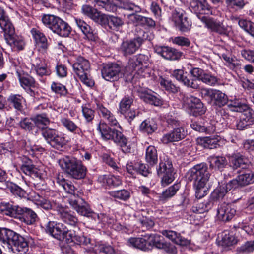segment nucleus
<instances>
[{
    "label": "nucleus",
    "instance_id": "52",
    "mask_svg": "<svg viewBox=\"0 0 254 254\" xmlns=\"http://www.w3.org/2000/svg\"><path fill=\"white\" fill-rule=\"evenodd\" d=\"M179 188L180 185L178 184H176L169 187L160 195L159 196V200L163 202L171 198L175 195Z\"/></svg>",
    "mask_w": 254,
    "mask_h": 254
},
{
    "label": "nucleus",
    "instance_id": "11",
    "mask_svg": "<svg viewBox=\"0 0 254 254\" xmlns=\"http://www.w3.org/2000/svg\"><path fill=\"white\" fill-rule=\"evenodd\" d=\"M201 21L204 24L205 27L211 32L220 35H227L229 32V27L225 25L223 21L208 16L199 17Z\"/></svg>",
    "mask_w": 254,
    "mask_h": 254
},
{
    "label": "nucleus",
    "instance_id": "12",
    "mask_svg": "<svg viewBox=\"0 0 254 254\" xmlns=\"http://www.w3.org/2000/svg\"><path fill=\"white\" fill-rule=\"evenodd\" d=\"M101 74L105 80L114 82L122 78L123 73L119 64L115 63H111L103 65L101 69Z\"/></svg>",
    "mask_w": 254,
    "mask_h": 254
},
{
    "label": "nucleus",
    "instance_id": "16",
    "mask_svg": "<svg viewBox=\"0 0 254 254\" xmlns=\"http://www.w3.org/2000/svg\"><path fill=\"white\" fill-rule=\"evenodd\" d=\"M190 73L194 78L193 79L196 80V82L197 80L201 81L203 83L210 86L215 85L218 82L216 77L199 68H193Z\"/></svg>",
    "mask_w": 254,
    "mask_h": 254
},
{
    "label": "nucleus",
    "instance_id": "39",
    "mask_svg": "<svg viewBox=\"0 0 254 254\" xmlns=\"http://www.w3.org/2000/svg\"><path fill=\"white\" fill-rule=\"evenodd\" d=\"M230 162L233 169L245 168L248 164V159L239 153L234 154L230 157Z\"/></svg>",
    "mask_w": 254,
    "mask_h": 254
},
{
    "label": "nucleus",
    "instance_id": "64",
    "mask_svg": "<svg viewBox=\"0 0 254 254\" xmlns=\"http://www.w3.org/2000/svg\"><path fill=\"white\" fill-rule=\"evenodd\" d=\"M110 195L116 198L124 201L127 200L130 196V192L126 190H121L110 192Z\"/></svg>",
    "mask_w": 254,
    "mask_h": 254
},
{
    "label": "nucleus",
    "instance_id": "41",
    "mask_svg": "<svg viewBox=\"0 0 254 254\" xmlns=\"http://www.w3.org/2000/svg\"><path fill=\"white\" fill-rule=\"evenodd\" d=\"M0 27L4 32L8 30L10 31L14 28L6 12L2 7L0 6Z\"/></svg>",
    "mask_w": 254,
    "mask_h": 254
},
{
    "label": "nucleus",
    "instance_id": "26",
    "mask_svg": "<svg viewBox=\"0 0 254 254\" xmlns=\"http://www.w3.org/2000/svg\"><path fill=\"white\" fill-rule=\"evenodd\" d=\"M172 75L178 81L181 82L184 85L188 87H190L194 89L199 88V85L197 83L196 79H190L185 75L184 71L182 69L174 70L172 73Z\"/></svg>",
    "mask_w": 254,
    "mask_h": 254
},
{
    "label": "nucleus",
    "instance_id": "56",
    "mask_svg": "<svg viewBox=\"0 0 254 254\" xmlns=\"http://www.w3.org/2000/svg\"><path fill=\"white\" fill-rule=\"evenodd\" d=\"M158 81L162 88H164L169 93H176L180 90L179 87L176 86L170 80L160 77Z\"/></svg>",
    "mask_w": 254,
    "mask_h": 254
},
{
    "label": "nucleus",
    "instance_id": "1",
    "mask_svg": "<svg viewBox=\"0 0 254 254\" xmlns=\"http://www.w3.org/2000/svg\"><path fill=\"white\" fill-rule=\"evenodd\" d=\"M0 241L9 252L25 254L28 251V245L25 239L10 229L0 228Z\"/></svg>",
    "mask_w": 254,
    "mask_h": 254
},
{
    "label": "nucleus",
    "instance_id": "17",
    "mask_svg": "<svg viewBox=\"0 0 254 254\" xmlns=\"http://www.w3.org/2000/svg\"><path fill=\"white\" fill-rule=\"evenodd\" d=\"M64 231L63 232V241L65 240L67 243L73 242L77 245H85L90 243V239L87 238L82 235H79L76 232L75 230H69L68 228L65 226Z\"/></svg>",
    "mask_w": 254,
    "mask_h": 254
},
{
    "label": "nucleus",
    "instance_id": "14",
    "mask_svg": "<svg viewBox=\"0 0 254 254\" xmlns=\"http://www.w3.org/2000/svg\"><path fill=\"white\" fill-rule=\"evenodd\" d=\"M183 101L194 116H200L205 113V108L199 98L191 95L184 96Z\"/></svg>",
    "mask_w": 254,
    "mask_h": 254
},
{
    "label": "nucleus",
    "instance_id": "18",
    "mask_svg": "<svg viewBox=\"0 0 254 254\" xmlns=\"http://www.w3.org/2000/svg\"><path fill=\"white\" fill-rule=\"evenodd\" d=\"M238 242L237 238L229 230H224L218 236V245L222 247L223 251L231 250Z\"/></svg>",
    "mask_w": 254,
    "mask_h": 254
},
{
    "label": "nucleus",
    "instance_id": "34",
    "mask_svg": "<svg viewBox=\"0 0 254 254\" xmlns=\"http://www.w3.org/2000/svg\"><path fill=\"white\" fill-rule=\"evenodd\" d=\"M220 140L221 137L219 136L213 135L201 138L198 140V143L205 148L212 149L220 146Z\"/></svg>",
    "mask_w": 254,
    "mask_h": 254
},
{
    "label": "nucleus",
    "instance_id": "54",
    "mask_svg": "<svg viewBox=\"0 0 254 254\" xmlns=\"http://www.w3.org/2000/svg\"><path fill=\"white\" fill-rule=\"evenodd\" d=\"M19 158L22 162V164L20 167L21 170L27 175H31L33 170L35 167L32 164L31 160L24 156L20 157Z\"/></svg>",
    "mask_w": 254,
    "mask_h": 254
},
{
    "label": "nucleus",
    "instance_id": "32",
    "mask_svg": "<svg viewBox=\"0 0 254 254\" xmlns=\"http://www.w3.org/2000/svg\"><path fill=\"white\" fill-rule=\"evenodd\" d=\"M20 207L10 202H2L0 203V211L5 215L14 218L18 217L19 212L21 211Z\"/></svg>",
    "mask_w": 254,
    "mask_h": 254
},
{
    "label": "nucleus",
    "instance_id": "42",
    "mask_svg": "<svg viewBox=\"0 0 254 254\" xmlns=\"http://www.w3.org/2000/svg\"><path fill=\"white\" fill-rule=\"evenodd\" d=\"M214 205V201L212 199H208L204 201L203 202L193 205L191 207V210L196 214H201L208 211Z\"/></svg>",
    "mask_w": 254,
    "mask_h": 254
},
{
    "label": "nucleus",
    "instance_id": "44",
    "mask_svg": "<svg viewBox=\"0 0 254 254\" xmlns=\"http://www.w3.org/2000/svg\"><path fill=\"white\" fill-rule=\"evenodd\" d=\"M74 19L77 26L85 35L91 40L95 39L94 30L87 23L80 18Z\"/></svg>",
    "mask_w": 254,
    "mask_h": 254
},
{
    "label": "nucleus",
    "instance_id": "57",
    "mask_svg": "<svg viewBox=\"0 0 254 254\" xmlns=\"http://www.w3.org/2000/svg\"><path fill=\"white\" fill-rule=\"evenodd\" d=\"M60 18L51 14H45L42 16V21L44 25L50 29L52 31Z\"/></svg>",
    "mask_w": 254,
    "mask_h": 254
},
{
    "label": "nucleus",
    "instance_id": "4",
    "mask_svg": "<svg viewBox=\"0 0 254 254\" xmlns=\"http://www.w3.org/2000/svg\"><path fill=\"white\" fill-rule=\"evenodd\" d=\"M59 164L63 170L74 179H81L86 176V167L80 160L75 158L63 157L59 160Z\"/></svg>",
    "mask_w": 254,
    "mask_h": 254
},
{
    "label": "nucleus",
    "instance_id": "22",
    "mask_svg": "<svg viewBox=\"0 0 254 254\" xmlns=\"http://www.w3.org/2000/svg\"><path fill=\"white\" fill-rule=\"evenodd\" d=\"M65 225L61 223H57L53 221H49L45 226L46 233L59 241H63V233Z\"/></svg>",
    "mask_w": 254,
    "mask_h": 254
},
{
    "label": "nucleus",
    "instance_id": "5",
    "mask_svg": "<svg viewBox=\"0 0 254 254\" xmlns=\"http://www.w3.org/2000/svg\"><path fill=\"white\" fill-rule=\"evenodd\" d=\"M97 129L104 139L113 140L122 148V150L125 153L130 152L131 148L130 145H128L127 139L121 132L110 127L105 123L99 124Z\"/></svg>",
    "mask_w": 254,
    "mask_h": 254
},
{
    "label": "nucleus",
    "instance_id": "37",
    "mask_svg": "<svg viewBox=\"0 0 254 254\" xmlns=\"http://www.w3.org/2000/svg\"><path fill=\"white\" fill-rule=\"evenodd\" d=\"M57 183L69 194L68 200L72 197V195H78L75 194V187L72 183L63 178L62 176H59L57 178Z\"/></svg>",
    "mask_w": 254,
    "mask_h": 254
},
{
    "label": "nucleus",
    "instance_id": "9",
    "mask_svg": "<svg viewBox=\"0 0 254 254\" xmlns=\"http://www.w3.org/2000/svg\"><path fill=\"white\" fill-rule=\"evenodd\" d=\"M173 170L172 161L168 157L160 158L157 172L158 175L161 177L163 182L169 184L174 180Z\"/></svg>",
    "mask_w": 254,
    "mask_h": 254
},
{
    "label": "nucleus",
    "instance_id": "15",
    "mask_svg": "<svg viewBox=\"0 0 254 254\" xmlns=\"http://www.w3.org/2000/svg\"><path fill=\"white\" fill-rule=\"evenodd\" d=\"M98 24L107 30L118 31L123 26L124 22L119 17L102 14Z\"/></svg>",
    "mask_w": 254,
    "mask_h": 254
},
{
    "label": "nucleus",
    "instance_id": "62",
    "mask_svg": "<svg viewBox=\"0 0 254 254\" xmlns=\"http://www.w3.org/2000/svg\"><path fill=\"white\" fill-rule=\"evenodd\" d=\"M7 187L10 191L14 195L20 197H26V191L15 184L10 183L7 185Z\"/></svg>",
    "mask_w": 254,
    "mask_h": 254
},
{
    "label": "nucleus",
    "instance_id": "6",
    "mask_svg": "<svg viewBox=\"0 0 254 254\" xmlns=\"http://www.w3.org/2000/svg\"><path fill=\"white\" fill-rule=\"evenodd\" d=\"M113 2L115 5L132 12V13L130 14V16L133 17L136 22L150 27L155 26L156 23L152 18L135 14L141 11V8L138 5L130 2L128 0H113Z\"/></svg>",
    "mask_w": 254,
    "mask_h": 254
},
{
    "label": "nucleus",
    "instance_id": "2",
    "mask_svg": "<svg viewBox=\"0 0 254 254\" xmlns=\"http://www.w3.org/2000/svg\"><path fill=\"white\" fill-rule=\"evenodd\" d=\"M210 176L207 166L205 163L197 164L187 172L188 180L189 181H193L196 188L195 196L197 198L200 199L206 194L205 186Z\"/></svg>",
    "mask_w": 254,
    "mask_h": 254
},
{
    "label": "nucleus",
    "instance_id": "46",
    "mask_svg": "<svg viewBox=\"0 0 254 254\" xmlns=\"http://www.w3.org/2000/svg\"><path fill=\"white\" fill-rule=\"evenodd\" d=\"M82 12L84 15L90 17L97 23H99L100 18L102 15V14L97 9L88 5H84L82 6Z\"/></svg>",
    "mask_w": 254,
    "mask_h": 254
},
{
    "label": "nucleus",
    "instance_id": "25",
    "mask_svg": "<svg viewBox=\"0 0 254 254\" xmlns=\"http://www.w3.org/2000/svg\"><path fill=\"white\" fill-rule=\"evenodd\" d=\"M186 134V133L183 128H176L172 131L165 134L161 139V141L164 144L178 141L184 138Z\"/></svg>",
    "mask_w": 254,
    "mask_h": 254
},
{
    "label": "nucleus",
    "instance_id": "45",
    "mask_svg": "<svg viewBox=\"0 0 254 254\" xmlns=\"http://www.w3.org/2000/svg\"><path fill=\"white\" fill-rule=\"evenodd\" d=\"M211 100L213 105L218 107L224 106L228 102V98L226 95L220 90L215 89Z\"/></svg>",
    "mask_w": 254,
    "mask_h": 254
},
{
    "label": "nucleus",
    "instance_id": "20",
    "mask_svg": "<svg viewBox=\"0 0 254 254\" xmlns=\"http://www.w3.org/2000/svg\"><path fill=\"white\" fill-rule=\"evenodd\" d=\"M150 63L149 56L139 54L131 58L128 61V67L131 70L146 68Z\"/></svg>",
    "mask_w": 254,
    "mask_h": 254
},
{
    "label": "nucleus",
    "instance_id": "51",
    "mask_svg": "<svg viewBox=\"0 0 254 254\" xmlns=\"http://www.w3.org/2000/svg\"><path fill=\"white\" fill-rule=\"evenodd\" d=\"M8 102L15 109L22 111L23 108V102L24 101L23 97L19 94H11L8 98Z\"/></svg>",
    "mask_w": 254,
    "mask_h": 254
},
{
    "label": "nucleus",
    "instance_id": "7",
    "mask_svg": "<svg viewBox=\"0 0 254 254\" xmlns=\"http://www.w3.org/2000/svg\"><path fill=\"white\" fill-rule=\"evenodd\" d=\"M90 65L89 61L82 57H78L73 64V68L76 74L84 84L88 87L94 85V81L90 76Z\"/></svg>",
    "mask_w": 254,
    "mask_h": 254
},
{
    "label": "nucleus",
    "instance_id": "27",
    "mask_svg": "<svg viewBox=\"0 0 254 254\" xmlns=\"http://www.w3.org/2000/svg\"><path fill=\"white\" fill-rule=\"evenodd\" d=\"M140 48L139 44L131 39L124 41L120 47L121 53L125 56H127L134 54Z\"/></svg>",
    "mask_w": 254,
    "mask_h": 254
},
{
    "label": "nucleus",
    "instance_id": "60",
    "mask_svg": "<svg viewBox=\"0 0 254 254\" xmlns=\"http://www.w3.org/2000/svg\"><path fill=\"white\" fill-rule=\"evenodd\" d=\"M227 193L224 185H221L213 190L209 199H212L215 203L217 200L223 198Z\"/></svg>",
    "mask_w": 254,
    "mask_h": 254
},
{
    "label": "nucleus",
    "instance_id": "53",
    "mask_svg": "<svg viewBox=\"0 0 254 254\" xmlns=\"http://www.w3.org/2000/svg\"><path fill=\"white\" fill-rule=\"evenodd\" d=\"M153 37V35L151 32H145L142 29H139L137 31L136 36L133 39L141 47L145 41H150Z\"/></svg>",
    "mask_w": 254,
    "mask_h": 254
},
{
    "label": "nucleus",
    "instance_id": "3",
    "mask_svg": "<svg viewBox=\"0 0 254 254\" xmlns=\"http://www.w3.org/2000/svg\"><path fill=\"white\" fill-rule=\"evenodd\" d=\"M68 202L73 208L82 216L90 217L94 220L97 218L99 221L103 223L111 224L114 222V219H109L108 216L104 214L99 215L94 212L87 205H86L85 202L78 195H72L68 200Z\"/></svg>",
    "mask_w": 254,
    "mask_h": 254
},
{
    "label": "nucleus",
    "instance_id": "40",
    "mask_svg": "<svg viewBox=\"0 0 254 254\" xmlns=\"http://www.w3.org/2000/svg\"><path fill=\"white\" fill-rule=\"evenodd\" d=\"M35 127L41 130L45 129L48 127L50 120L46 114H39L33 117Z\"/></svg>",
    "mask_w": 254,
    "mask_h": 254
},
{
    "label": "nucleus",
    "instance_id": "58",
    "mask_svg": "<svg viewBox=\"0 0 254 254\" xmlns=\"http://www.w3.org/2000/svg\"><path fill=\"white\" fill-rule=\"evenodd\" d=\"M18 152V150L15 145L12 142H7L0 144V154L8 155L9 153L11 155Z\"/></svg>",
    "mask_w": 254,
    "mask_h": 254
},
{
    "label": "nucleus",
    "instance_id": "33",
    "mask_svg": "<svg viewBox=\"0 0 254 254\" xmlns=\"http://www.w3.org/2000/svg\"><path fill=\"white\" fill-rule=\"evenodd\" d=\"M190 8L192 12H194L199 18V14L206 13L209 9L205 0H191L190 2Z\"/></svg>",
    "mask_w": 254,
    "mask_h": 254
},
{
    "label": "nucleus",
    "instance_id": "8",
    "mask_svg": "<svg viewBox=\"0 0 254 254\" xmlns=\"http://www.w3.org/2000/svg\"><path fill=\"white\" fill-rule=\"evenodd\" d=\"M170 19L175 27L181 31H188L191 26V22L187 17L186 12L181 8H176L172 11Z\"/></svg>",
    "mask_w": 254,
    "mask_h": 254
},
{
    "label": "nucleus",
    "instance_id": "35",
    "mask_svg": "<svg viewBox=\"0 0 254 254\" xmlns=\"http://www.w3.org/2000/svg\"><path fill=\"white\" fill-rule=\"evenodd\" d=\"M71 30V28L68 23L60 18L53 32L61 37H67L70 34Z\"/></svg>",
    "mask_w": 254,
    "mask_h": 254
},
{
    "label": "nucleus",
    "instance_id": "48",
    "mask_svg": "<svg viewBox=\"0 0 254 254\" xmlns=\"http://www.w3.org/2000/svg\"><path fill=\"white\" fill-rule=\"evenodd\" d=\"M145 159L150 165L154 166L158 162V155L156 148L153 146H148L146 150Z\"/></svg>",
    "mask_w": 254,
    "mask_h": 254
},
{
    "label": "nucleus",
    "instance_id": "13",
    "mask_svg": "<svg viewBox=\"0 0 254 254\" xmlns=\"http://www.w3.org/2000/svg\"><path fill=\"white\" fill-rule=\"evenodd\" d=\"M41 134L47 143L54 148H60L65 144V138L60 135L55 129L48 127L43 130Z\"/></svg>",
    "mask_w": 254,
    "mask_h": 254
},
{
    "label": "nucleus",
    "instance_id": "21",
    "mask_svg": "<svg viewBox=\"0 0 254 254\" xmlns=\"http://www.w3.org/2000/svg\"><path fill=\"white\" fill-rule=\"evenodd\" d=\"M154 51L164 59L168 60H176L182 56L181 52L169 46H156Z\"/></svg>",
    "mask_w": 254,
    "mask_h": 254
},
{
    "label": "nucleus",
    "instance_id": "43",
    "mask_svg": "<svg viewBox=\"0 0 254 254\" xmlns=\"http://www.w3.org/2000/svg\"><path fill=\"white\" fill-rule=\"evenodd\" d=\"M59 214L60 218L65 223L73 226H75L78 219L71 211H68L66 209L62 208L59 210Z\"/></svg>",
    "mask_w": 254,
    "mask_h": 254
},
{
    "label": "nucleus",
    "instance_id": "24",
    "mask_svg": "<svg viewBox=\"0 0 254 254\" xmlns=\"http://www.w3.org/2000/svg\"><path fill=\"white\" fill-rule=\"evenodd\" d=\"M31 33L35 40L38 51L43 54L46 53L48 48V40L46 36L39 30L35 28L31 30Z\"/></svg>",
    "mask_w": 254,
    "mask_h": 254
},
{
    "label": "nucleus",
    "instance_id": "47",
    "mask_svg": "<svg viewBox=\"0 0 254 254\" xmlns=\"http://www.w3.org/2000/svg\"><path fill=\"white\" fill-rule=\"evenodd\" d=\"M210 167L221 171L227 164L226 158L224 156H212L210 158Z\"/></svg>",
    "mask_w": 254,
    "mask_h": 254
},
{
    "label": "nucleus",
    "instance_id": "55",
    "mask_svg": "<svg viewBox=\"0 0 254 254\" xmlns=\"http://www.w3.org/2000/svg\"><path fill=\"white\" fill-rule=\"evenodd\" d=\"M239 186H245L254 182V172L244 173L236 178Z\"/></svg>",
    "mask_w": 254,
    "mask_h": 254
},
{
    "label": "nucleus",
    "instance_id": "30",
    "mask_svg": "<svg viewBox=\"0 0 254 254\" xmlns=\"http://www.w3.org/2000/svg\"><path fill=\"white\" fill-rule=\"evenodd\" d=\"M163 235L170 239L173 243L180 245L187 246L190 243V240L183 237L180 233L172 230H163L162 231Z\"/></svg>",
    "mask_w": 254,
    "mask_h": 254
},
{
    "label": "nucleus",
    "instance_id": "59",
    "mask_svg": "<svg viewBox=\"0 0 254 254\" xmlns=\"http://www.w3.org/2000/svg\"><path fill=\"white\" fill-rule=\"evenodd\" d=\"M144 237L148 241L149 245H152L155 247L161 249L163 247L164 243L161 241V236L157 234H146Z\"/></svg>",
    "mask_w": 254,
    "mask_h": 254
},
{
    "label": "nucleus",
    "instance_id": "36",
    "mask_svg": "<svg viewBox=\"0 0 254 254\" xmlns=\"http://www.w3.org/2000/svg\"><path fill=\"white\" fill-rule=\"evenodd\" d=\"M19 209H21V211L19 212L18 217L19 216H22L24 221L27 224H33L38 219L37 214L31 209L20 207Z\"/></svg>",
    "mask_w": 254,
    "mask_h": 254
},
{
    "label": "nucleus",
    "instance_id": "29",
    "mask_svg": "<svg viewBox=\"0 0 254 254\" xmlns=\"http://www.w3.org/2000/svg\"><path fill=\"white\" fill-rule=\"evenodd\" d=\"M96 108L99 114L105 120H106L108 124L112 126H119V124L113 114L99 101H96Z\"/></svg>",
    "mask_w": 254,
    "mask_h": 254
},
{
    "label": "nucleus",
    "instance_id": "49",
    "mask_svg": "<svg viewBox=\"0 0 254 254\" xmlns=\"http://www.w3.org/2000/svg\"><path fill=\"white\" fill-rule=\"evenodd\" d=\"M140 130L147 134H151L157 129V125L153 119H146L140 125Z\"/></svg>",
    "mask_w": 254,
    "mask_h": 254
},
{
    "label": "nucleus",
    "instance_id": "10",
    "mask_svg": "<svg viewBox=\"0 0 254 254\" xmlns=\"http://www.w3.org/2000/svg\"><path fill=\"white\" fill-rule=\"evenodd\" d=\"M228 107L233 108L232 109L233 111L242 112L240 117L243 120L246 121L251 125L254 124V111L247 104L236 99L228 103Z\"/></svg>",
    "mask_w": 254,
    "mask_h": 254
},
{
    "label": "nucleus",
    "instance_id": "31",
    "mask_svg": "<svg viewBox=\"0 0 254 254\" xmlns=\"http://www.w3.org/2000/svg\"><path fill=\"white\" fill-rule=\"evenodd\" d=\"M139 96L146 103L156 106L162 104L161 99L154 94L151 90L142 89L139 91Z\"/></svg>",
    "mask_w": 254,
    "mask_h": 254
},
{
    "label": "nucleus",
    "instance_id": "19",
    "mask_svg": "<svg viewBox=\"0 0 254 254\" xmlns=\"http://www.w3.org/2000/svg\"><path fill=\"white\" fill-rule=\"evenodd\" d=\"M4 38L7 43L15 50H22L25 46V42L22 37L15 34L14 27L4 32Z\"/></svg>",
    "mask_w": 254,
    "mask_h": 254
},
{
    "label": "nucleus",
    "instance_id": "50",
    "mask_svg": "<svg viewBox=\"0 0 254 254\" xmlns=\"http://www.w3.org/2000/svg\"><path fill=\"white\" fill-rule=\"evenodd\" d=\"M60 121L62 125L67 130L71 132L77 133L78 134L82 135V132L81 129L73 121L65 117L62 118Z\"/></svg>",
    "mask_w": 254,
    "mask_h": 254
},
{
    "label": "nucleus",
    "instance_id": "38",
    "mask_svg": "<svg viewBox=\"0 0 254 254\" xmlns=\"http://www.w3.org/2000/svg\"><path fill=\"white\" fill-rule=\"evenodd\" d=\"M147 244V239L145 237H131L127 241V246L144 251L149 249Z\"/></svg>",
    "mask_w": 254,
    "mask_h": 254
},
{
    "label": "nucleus",
    "instance_id": "63",
    "mask_svg": "<svg viewBox=\"0 0 254 254\" xmlns=\"http://www.w3.org/2000/svg\"><path fill=\"white\" fill-rule=\"evenodd\" d=\"M238 23L241 28L254 38V23L249 20L241 19L239 21Z\"/></svg>",
    "mask_w": 254,
    "mask_h": 254
},
{
    "label": "nucleus",
    "instance_id": "61",
    "mask_svg": "<svg viewBox=\"0 0 254 254\" xmlns=\"http://www.w3.org/2000/svg\"><path fill=\"white\" fill-rule=\"evenodd\" d=\"M19 125L22 129L26 131H32L36 128L35 122L33 121V117L22 119L20 121Z\"/></svg>",
    "mask_w": 254,
    "mask_h": 254
},
{
    "label": "nucleus",
    "instance_id": "23",
    "mask_svg": "<svg viewBox=\"0 0 254 254\" xmlns=\"http://www.w3.org/2000/svg\"><path fill=\"white\" fill-rule=\"evenodd\" d=\"M236 212L234 205L223 203L217 208V217L221 221L228 222L234 217Z\"/></svg>",
    "mask_w": 254,
    "mask_h": 254
},
{
    "label": "nucleus",
    "instance_id": "28",
    "mask_svg": "<svg viewBox=\"0 0 254 254\" xmlns=\"http://www.w3.org/2000/svg\"><path fill=\"white\" fill-rule=\"evenodd\" d=\"M32 65L34 67L37 74L40 76L49 75L51 71L48 67L46 61L38 57L32 60Z\"/></svg>",
    "mask_w": 254,
    "mask_h": 254
}]
</instances>
